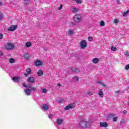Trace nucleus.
Instances as JSON below:
<instances>
[{"label": "nucleus", "instance_id": "1", "mask_svg": "<svg viewBox=\"0 0 129 129\" xmlns=\"http://www.w3.org/2000/svg\"><path fill=\"white\" fill-rule=\"evenodd\" d=\"M90 123L86 121L85 119H82L79 124V126L82 128H86V127H90Z\"/></svg>", "mask_w": 129, "mask_h": 129}, {"label": "nucleus", "instance_id": "2", "mask_svg": "<svg viewBox=\"0 0 129 129\" xmlns=\"http://www.w3.org/2000/svg\"><path fill=\"white\" fill-rule=\"evenodd\" d=\"M14 47H15V44H14V43H5V49L7 51H11V50H13Z\"/></svg>", "mask_w": 129, "mask_h": 129}, {"label": "nucleus", "instance_id": "3", "mask_svg": "<svg viewBox=\"0 0 129 129\" xmlns=\"http://www.w3.org/2000/svg\"><path fill=\"white\" fill-rule=\"evenodd\" d=\"M74 21L76 23H80L81 22V16L76 15L74 17Z\"/></svg>", "mask_w": 129, "mask_h": 129}, {"label": "nucleus", "instance_id": "4", "mask_svg": "<svg viewBox=\"0 0 129 129\" xmlns=\"http://www.w3.org/2000/svg\"><path fill=\"white\" fill-rule=\"evenodd\" d=\"M87 46V43L86 42V40H83L81 42V48L82 49H84Z\"/></svg>", "mask_w": 129, "mask_h": 129}, {"label": "nucleus", "instance_id": "5", "mask_svg": "<svg viewBox=\"0 0 129 129\" xmlns=\"http://www.w3.org/2000/svg\"><path fill=\"white\" fill-rule=\"evenodd\" d=\"M74 107H75V104H70V105L65 107L64 110H69V109L74 108Z\"/></svg>", "mask_w": 129, "mask_h": 129}, {"label": "nucleus", "instance_id": "6", "mask_svg": "<svg viewBox=\"0 0 129 129\" xmlns=\"http://www.w3.org/2000/svg\"><path fill=\"white\" fill-rule=\"evenodd\" d=\"M16 29H17V25H12L8 28V31H9V32H12L15 31Z\"/></svg>", "mask_w": 129, "mask_h": 129}, {"label": "nucleus", "instance_id": "7", "mask_svg": "<svg viewBox=\"0 0 129 129\" xmlns=\"http://www.w3.org/2000/svg\"><path fill=\"white\" fill-rule=\"evenodd\" d=\"M108 126V125L107 124V123H106V122H101L100 123V126H101V127H107Z\"/></svg>", "mask_w": 129, "mask_h": 129}, {"label": "nucleus", "instance_id": "8", "mask_svg": "<svg viewBox=\"0 0 129 129\" xmlns=\"http://www.w3.org/2000/svg\"><path fill=\"white\" fill-rule=\"evenodd\" d=\"M72 82H78L79 81V77L78 76L74 77L72 79Z\"/></svg>", "mask_w": 129, "mask_h": 129}, {"label": "nucleus", "instance_id": "9", "mask_svg": "<svg viewBox=\"0 0 129 129\" xmlns=\"http://www.w3.org/2000/svg\"><path fill=\"white\" fill-rule=\"evenodd\" d=\"M35 63L37 67L41 66L43 64V62L41 60H36Z\"/></svg>", "mask_w": 129, "mask_h": 129}, {"label": "nucleus", "instance_id": "10", "mask_svg": "<svg viewBox=\"0 0 129 129\" xmlns=\"http://www.w3.org/2000/svg\"><path fill=\"white\" fill-rule=\"evenodd\" d=\"M28 81L29 83H34L35 82V79L34 77H31L28 79Z\"/></svg>", "mask_w": 129, "mask_h": 129}, {"label": "nucleus", "instance_id": "11", "mask_svg": "<svg viewBox=\"0 0 129 129\" xmlns=\"http://www.w3.org/2000/svg\"><path fill=\"white\" fill-rule=\"evenodd\" d=\"M12 80L14 81V82H19L20 80H21V78L19 77H13Z\"/></svg>", "mask_w": 129, "mask_h": 129}, {"label": "nucleus", "instance_id": "12", "mask_svg": "<svg viewBox=\"0 0 129 129\" xmlns=\"http://www.w3.org/2000/svg\"><path fill=\"white\" fill-rule=\"evenodd\" d=\"M92 62L94 63V64H96L99 62V58H94L92 59Z\"/></svg>", "mask_w": 129, "mask_h": 129}, {"label": "nucleus", "instance_id": "13", "mask_svg": "<svg viewBox=\"0 0 129 129\" xmlns=\"http://www.w3.org/2000/svg\"><path fill=\"white\" fill-rule=\"evenodd\" d=\"M73 34H74V30H70L68 32V35L70 36H71Z\"/></svg>", "mask_w": 129, "mask_h": 129}, {"label": "nucleus", "instance_id": "14", "mask_svg": "<svg viewBox=\"0 0 129 129\" xmlns=\"http://www.w3.org/2000/svg\"><path fill=\"white\" fill-rule=\"evenodd\" d=\"M98 95L100 96V97H103V92L102 89H100L98 93Z\"/></svg>", "mask_w": 129, "mask_h": 129}, {"label": "nucleus", "instance_id": "15", "mask_svg": "<svg viewBox=\"0 0 129 129\" xmlns=\"http://www.w3.org/2000/svg\"><path fill=\"white\" fill-rule=\"evenodd\" d=\"M72 71L73 72H74V73H79L80 71H79V69L77 68H73L72 69Z\"/></svg>", "mask_w": 129, "mask_h": 129}, {"label": "nucleus", "instance_id": "16", "mask_svg": "<svg viewBox=\"0 0 129 129\" xmlns=\"http://www.w3.org/2000/svg\"><path fill=\"white\" fill-rule=\"evenodd\" d=\"M32 71V70H31L30 68H28L26 69V73L27 74H25V76H27L28 75V74H30V73H31V72Z\"/></svg>", "mask_w": 129, "mask_h": 129}, {"label": "nucleus", "instance_id": "17", "mask_svg": "<svg viewBox=\"0 0 129 129\" xmlns=\"http://www.w3.org/2000/svg\"><path fill=\"white\" fill-rule=\"evenodd\" d=\"M25 94L27 95H30V94H31V90H30V89H26V90H25Z\"/></svg>", "mask_w": 129, "mask_h": 129}, {"label": "nucleus", "instance_id": "18", "mask_svg": "<svg viewBox=\"0 0 129 129\" xmlns=\"http://www.w3.org/2000/svg\"><path fill=\"white\" fill-rule=\"evenodd\" d=\"M42 108L44 109V110H48V109H49V106L47 105V104H44Z\"/></svg>", "mask_w": 129, "mask_h": 129}, {"label": "nucleus", "instance_id": "19", "mask_svg": "<svg viewBox=\"0 0 129 129\" xmlns=\"http://www.w3.org/2000/svg\"><path fill=\"white\" fill-rule=\"evenodd\" d=\"M56 102H57V103H62V102H65V100L63 99H57Z\"/></svg>", "mask_w": 129, "mask_h": 129}, {"label": "nucleus", "instance_id": "20", "mask_svg": "<svg viewBox=\"0 0 129 129\" xmlns=\"http://www.w3.org/2000/svg\"><path fill=\"white\" fill-rule=\"evenodd\" d=\"M24 57L25 60H28V59L30 58V55H29V54L26 53L25 54H24Z\"/></svg>", "mask_w": 129, "mask_h": 129}, {"label": "nucleus", "instance_id": "21", "mask_svg": "<svg viewBox=\"0 0 129 129\" xmlns=\"http://www.w3.org/2000/svg\"><path fill=\"white\" fill-rule=\"evenodd\" d=\"M25 46L27 48H29V47H31V46H32V43H31V42H27L25 44Z\"/></svg>", "mask_w": 129, "mask_h": 129}, {"label": "nucleus", "instance_id": "22", "mask_svg": "<svg viewBox=\"0 0 129 129\" xmlns=\"http://www.w3.org/2000/svg\"><path fill=\"white\" fill-rule=\"evenodd\" d=\"M37 74L38 76H42V75H43V71L42 70L38 71L37 72Z\"/></svg>", "mask_w": 129, "mask_h": 129}, {"label": "nucleus", "instance_id": "23", "mask_svg": "<svg viewBox=\"0 0 129 129\" xmlns=\"http://www.w3.org/2000/svg\"><path fill=\"white\" fill-rule=\"evenodd\" d=\"M30 4V0H24L25 6H28Z\"/></svg>", "mask_w": 129, "mask_h": 129}, {"label": "nucleus", "instance_id": "24", "mask_svg": "<svg viewBox=\"0 0 129 129\" xmlns=\"http://www.w3.org/2000/svg\"><path fill=\"white\" fill-rule=\"evenodd\" d=\"M63 122V120L61 119H57V124H61Z\"/></svg>", "mask_w": 129, "mask_h": 129}, {"label": "nucleus", "instance_id": "25", "mask_svg": "<svg viewBox=\"0 0 129 129\" xmlns=\"http://www.w3.org/2000/svg\"><path fill=\"white\" fill-rule=\"evenodd\" d=\"M105 25V23H104V21H101L100 22V26L101 27H104V26Z\"/></svg>", "mask_w": 129, "mask_h": 129}, {"label": "nucleus", "instance_id": "26", "mask_svg": "<svg viewBox=\"0 0 129 129\" xmlns=\"http://www.w3.org/2000/svg\"><path fill=\"white\" fill-rule=\"evenodd\" d=\"M72 12L74 13H76L77 12H78V10L76 8H73L72 9Z\"/></svg>", "mask_w": 129, "mask_h": 129}, {"label": "nucleus", "instance_id": "27", "mask_svg": "<svg viewBox=\"0 0 129 129\" xmlns=\"http://www.w3.org/2000/svg\"><path fill=\"white\" fill-rule=\"evenodd\" d=\"M111 50H112V51H116V47H114V46H112L111 47Z\"/></svg>", "mask_w": 129, "mask_h": 129}, {"label": "nucleus", "instance_id": "28", "mask_svg": "<svg viewBox=\"0 0 129 129\" xmlns=\"http://www.w3.org/2000/svg\"><path fill=\"white\" fill-rule=\"evenodd\" d=\"M77 4H82V0H75Z\"/></svg>", "mask_w": 129, "mask_h": 129}, {"label": "nucleus", "instance_id": "29", "mask_svg": "<svg viewBox=\"0 0 129 129\" xmlns=\"http://www.w3.org/2000/svg\"><path fill=\"white\" fill-rule=\"evenodd\" d=\"M128 12H129L128 10L124 12V13H123V17H125V16L126 15V14L128 13Z\"/></svg>", "mask_w": 129, "mask_h": 129}, {"label": "nucleus", "instance_id": "30", "mask_svg": "<svg viewBox=\"0 0 129 129\" xmlns=\"http://www.w3.org/2000/svg\"><path fill=\"white\" fill-rule=\"evenodd\" d=\"M42 92L43 93H46L47 92V89H45V88L42 89Z\"/></svg>", "mask_w": 129, "mask_h": 129}, {"label": "nucleus", "instance_id": "31", "mask_svg": "<svg viewBox=\"0 0 129 129\" xmlns=\"http://www.w3.org/2000/svg\"><path fill=\"white\" fill-rule=\"evenodd\" d=\"M120 124H121V125H122V124H124V120H123V119H122L120 122Z\"/></svg>", "mask_w": 129, "mask_h": 129}, {"label": "nucleus", "instance_id": "32", "mask_svg": "<svg viewBox=\"0 0 129 129\" xmlns=\"http://www.w3.org/2000/svg\"><path fill=\"white\" fill-rule=\"evenodd\" d=\"M87 94H88V95L89 96H91V95H92V94H93L92 93V92H91L90 91H88L87 92Z\"/></svg>", "mask_w": 129, "mask_h": 129}, {"label": "nucleus", "instance_id": "33", "mask_svg": "<svg viewBox=\"0 0 129 129\" xmlns=\"http://www.w3.org/2000/svg\"><path fill=\"white\" fill-rule=\"evenodd\" d=\"M88 40H89V41H90V42H91L92 41V40H93V37L90 36L88 38Z\"/></svg>", "mask_w": 129, "mask_h": 129}, {"label": "nucleus", "instance_id": "34", "mask_svg": "<svg viewBox=\"0 0 129 129\" xmlns=\"http://www.w3.org/2000/svg\"><path fill=\"white\" fill-rule=\"evenodd\" d=\"M4 18V15L2 13H0V20H3Z\"/></svg>", "mask_w": 129, "mask_h": 129}, {"label": "nucleus", "instance_id": "35", "mask_svg": "<svg viewBox=\"0 0 129 129\" xmlns=\"http://www.w3.org/2000/svg\"><path fill=\"white\" fill-rule=\"evenodd\" d=\"M109 117H114V116H115V115H114V114H110L109 115Z\"/></svg>", "mask_w": 129, "mask_h": 129}, {"label": "nucleus", "instance_id": "36", "mask_svg": "<svg viewBox=\"0 0 129 129\" xmlns=\"http://www.w3.org/2000/svg\"><path fill=\"white\" fill-rule=\"evenodd\" d=\"M117 121V117H114L113 118V121Z\"/></svg>", "mask_w": 129, "mask_h": 129}, {"label": "nucleus", "instance_id": "37", "mask_svg": "<svg viewBox=\"0 0 129 129\" xmlns=\"http://www.w3.org/2000/svg\"><path fill=\"white\" fill-rule=\"evenodd\" d=\"M10 63H14V62H15V60L13 58H11L10 59Z\"/></svg>", "mask_w": 129, "mask_h": 129}, {"label": "nucleus", "instance_id": "38", "mask_svg": "<svg viewBox=\"0 0 129 129\" xmlns=\"http://www.w3.org/2000/svg\"><path fill=\"white\" fill-rule=\"evenodd\" d=\"M32 86L31 85V84H28L27 85V88H31Z\"/></svg>", "mask_w": 129, "mask_h": 129}, {"label": "nucleus", "instance_id": "39", "mask_svg": "<svg viewBox=\"0 0 129 129\" xmlns=\"http://www.w3.org/2000/svg\"><path fill=\"white\" fill-rule=\"evenodd\" d=\"M125 55H126V56H127V57H129V52H128V51H126L125 52Z\"/></svg>", "mask_w": 129, "mask_h": 129}, {"label": "nucleus", "instance_id": "40", "mask_svg": "<svg viewBox=\"0 0 129 129\" xmlns=\"http://www.w3.org/2000/svg\"><path fill=\"white\" fill-rule=\"evenodd\" d=\"M114 24H117V23H118V20H117V19H115L114 20Z\"/></svg>", "mask_w": 129, "mask_h": 129}, {"label": "nucleus", "instance_id": "41", "mask_svg": "<svg viewBox=\"0 0 129 129\" xmlns=\"http://www.w3.org/2000/svg\"><path fill=\"white\" fill-rule=\"evenodd\" d=\"M98 83H99V84H101L102 85H103V86H104V87H106V85L102 84V83H101L100 82H98Z\"/></svg>", "mask_w": 129, "mask_h": 129}, {"label": "nucleus", "instance_id": "42", "mask_svg": "<svg viewBox=\"0 0 129 129\" xmlns=\"http://www.w3.org/2000/svg\"><path fill=\"white\" fill-rule=\"evenodd\" d=\"M129 69V64H127V66H126L125 67V70H128Z\"/></svg>", "mask_w": 129, "mask_h": 129}, {"label": "nucleus", "instance_id": "43", "mask_svg": "<svg viewBox=\"0 0 129 129\" xmlns=\"http://www.w3.org/2000/svg\"><path fill=\"white\" fill-rule=\"evenodd\" d=\"M3 38H4V35L0 33V39H3Z\"/></svg>", "mask_w": 129, "mask_h": 129}, {"label": "nucleus", "instance_id": "44", "mask_svg": "<svg viewBox=\"0 0 129 129\" xmlns=\"http://www.w3.org/2000/svg\"><path fill=\"white\" fill-rule=\"evenodd\" d=\"M120 92V90L116 91L115 92V93H116L117 94H118Z\"/></svg>", "mask_w": 129, "mask_h": 129}, {"label": "nucleus", "instance_id": "45", "mask_svg": "<svg viewBox=\"0 0 129 129\" xmlns=\"http://www.w3.org/2000/svg\"><path fill=\"white\" fill-rule=\"evenodd\" d=\"M30 88H31V90H33L34 91H35V90H36V88H35L31 87Z\"/></svg>", "mask_w": 129, "mask_h": 129}, {"label": "nucleus", "instance_id": "46", "mask_svg": "<svg viewBox=\"0 0 129 129\" xmlns=\"http://www.w3.org/2000/svg\"><path fill=\"white\" fill-rule=\"evenodd\" d=\"M52 116H53L52 114H50L48 115V117H49V118H51Z\"/></svg>", "mask_w": 129, "mask_h": 129}, {"label": "nucleus", "instance_id": "47", "mask_svg": "<svg viewBox=\"0 0 129 129\" xmlns=\"http://www.w3.org/2000/svg\"><path fill=\"white\" fill-rule=\"evenodd\" d=\"M122 112H123V114H125V113H126V112H127V111H126V110H123Z\"/></svg>", "mask_w": 129, "mask_h": 129}, {"label": "nucleus", "instance_id": "48", "mask_svg": "<svg viewBox=\"0 0 129 129\" xmlns=\"http://www.w3.org/2000/svg\"><path fill=\"white\" fill-rule=\"evenodd\" d=\"M23 85L24 87H27V85H26V84L23 83Z\"/></svg>", "mask_w": 129, "mask_h": 129}, {"label": "nucleus", "instance_id": "49", "mask_svg": "<svg viewBox=\"0 0 129 129\" xmlns=\"http://www.w3.org/2000/svg\"><path fill=\"white\" fill-rule=\"evenodd\" d=\"M62 5H60V7L58 8V10H61L62 9Z\"/></svg>", "mask_w": 129, "mask_h": 129}, {"label": "nucleus", "instance_id": "50", "mask_svg": "<svg viewBox=\"0 0 129 129\" xmlns=\"http://www.w3.org/2000/svg\"><path fill=\"white\" fill-rule=\"evenodd\" d=\"M57 85L58 87H60V86H61V84L58 83V84H57Z\"/></svg>", "mask_w": 129, "mask_h": 129}, {"label": "nucleus", "instance_id": "51", "mask_svg": "<svg viewBox=\"0 0 129 129\" xmlns=\"http://www.w3.org/2000/svg\"><path fill=\"white\" fill-rule=\"evenodd\" d=\"M117 4H119V0H117Z\"/></svg>", "mask_w": 129, "mask_h": 129}, {"label": "nucleus", "instance_id": "52", "mask_svg": "<svg viewBox=\"0 0 129 129\" xmlns=\"http://www.w3.org/2000/svg\"><path fill=\"white\" fill-rule=\"evenodd\" d=\"M3 3H2V2H0V6H2Z\"/></svg>", "mask_w": 129, "mask_h": 129}, {"label": "nucleus", "instance_id": "53", "mask_svg": "<svg viewBox=\"0 0 129 129\" xmlns=\"http://www.w3.org/2000/svg\"><path fill=\"white\" fill-rule=\"evenodd\" d=\"M43 50H44V51H47V49H46V48H44Z\"/></svg>", "mask_w": 129, "mask_h": 129}, {"label": "nucleus", "instance_id": "54", "mask_svg": "<svg viewBox=\"0 0 129 129\" xmlns=\"http://www.w3.org/2000/svg\"><path fill=\"white\" fill-rule=\"evenodd\" d=\"M91 122H93V121H92L91 120Z\"/></svg>", "mask_w": 129, "mask_h": 129}, {"label": "nucleus", "instance_id": "55", "mask_svg": "<svg viewBox=\"0 0 129 129\" xmlns=\"http://www.w3.org/2000/svg\"><path fill=\"white\" fill-rule=\"evenodd\" d=\"M128 105H129V102H128Z\"/></svg>", "mask_w": 129, "mask_h": 129}]
</instances>
